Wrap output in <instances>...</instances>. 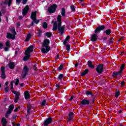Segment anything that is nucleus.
Wrapping results in <instances>:
<instances>
[{
    "instance_id": "nucleus-1",
    "label": "nucleus",
    "mask_w": 126,
    "mask_h": 126,
    "mask_svg": "<svg viewBox=\"0 0 126 126\" xmlns=\"http://www.w3.org/2000/svg\"><path fill=\"white\" fill-rule=\"evenodd\" d=\"M62 26V16L59 15L57 17V21L55 22L53 24V31H57L58 29V31L63 34L64 30V26Z\"/></svg>"
},
{
    "instance_id": "nucleus-2",
    "label": "nucleus",
    "mask_w": 126,
    "mask_h": 126,
    "mask_svg": "<svg viewBox=\"0 0 126 126\" xmlns=\"http://www.w3.org/2000/svg\"><path fill=\"white\" fill-rule=\"evenodd\" d=\"M50 44V40L48 39H46L43 44V48H41V51L44 54H47L48 52L50 51V47L48 45Z\"/></svg>"
},
{
    "instance_id": "nucleus-3",
    "label": "nucleus",
    "mask_w": 126,
    "mask_h": 126,
    "mask_svg": "<svg viewBox=\"0 0 126 126\" xmlns=\"http://www.w3.org/2000/svg\"><path fill=\"white\" fill-rule=\"evenodd\" d=\"M33 46L31 45L30 47L26 50L25 52V55L26 56L24 57V61H28L29 59H30V57L31 55H30L31 53H32L33 52Z\"/></svg>"
},
{
    "instance_id": "nucleus-4",
    "label": "nucleus",
    "mask_w": 126,
    "mask_h": 126,
    "mask_svg": "<svg viewBox=\"0 0 126 126\" xmlns=\"http://www.w3.org/2000/svg\"><path fill=\"white\" fill-rule=\"evenodd\" d=\"M31 18L33 21V22L32 23V25H34V23L36 24H38L39 22H40V20H37V12L35 11L34 12H32V15L31 16Z\"/></svg>"
},
{
    "instance_id": "nucleus-5",
    "label": "nucleus",
    "mask_w": 126,
    "mask_h": 126,
    "mask_svg": "<svg viewBox=\"0 0 126 126\" xmlns=\"http://www.w3.org/2000/svg\"><path fill=\"white\" fill-rule=\"evenodd\" d=\"M10 31L12 34H12L9 32H8L7 33L6 37L8 39H12V40H14V39H15V35H16V32H15V28H13L10 30Z\"/></svg>"
},
{
    "instance_id": "nucleus-6",
    "label": "nucleus",
    "mask_w": 126,
    "mask_h": 126,
    "mask_svg": "<svg viewBox=\"0 0 126 126\" xmlns=\"http://www.w3.org/2000/svg\"><path fill=\"white\" fill-rule=\"evenodd\" d=\"M12 93L15 95L14 99V101L15 103H17L19 100V96H20V93L19 92L17 91H12Z\"/></svg>"
},
{
    "instance_id": "nucleus-7",
    "label": "nucleus",
    "mask_w": 126,
    "mask_h": 126,
    "mask_svg": "<svg viewBox=\"0 0 126 126\" xmlns=\"http://www.w3.org/2000/svg\"><path fill=\"white\" fill-rule=\"evenodd\" d=\"M57 7H58L57 4H54L48 8V11L49 13H54L56 11Z\"/></svg>"
},
{
    "instance_id": "nucleus-8",
    "label": "nucleus",
    "mask_w": 126,
    "mask_h": 126,
    "mask_svg": "<svg viewBox=\"0 0 126 126\" xmlns=\"http://www.w3.org/2000/svg\"><path fill=\"white\" fill-rule=\"evenodd\" d=\"M11 2H12V0H5L3 3L1 4V5L3 7H6V5H7V4L8 6H10Z\"/></svg>"
},
{
    "instance_id": "nucleus-9",
    "label": "nucleus",
    "mask_w": 126,
    "mask_h": 126,
    "mask_svg": "<svg viewBox=\"0 0 126 126\" xmlns=\"http://www.w3.org/2000/svg\"><path fill=\"white\" fill-rule=\"evenodd\" d=\"M104 70V65L103 64L98 65V66L96 67V72L97 73H102Z\"/></svg>"
},
{
    "instance_id": "nucleus-10",
    "label": "nucleus",
    "mask_w": 126,
    "mask_h": 126,
    "mask_svg": "<svg viewBox=\"0 0 126 126\" xmlns=\"http://www.w3.org/2000/svg\"><path fill=\"white\" fill-rule=\"evenodd\" d=\"M28 70H29L28 67H27V66H25L24 67V69H23L22 75L23 78L26 76V75H27V73H28Z\"/></svg>"
},
{
    "instance_id": "nucleus-11",
    "label": "nucleus",
    "mask_w": 126,
    "mask_h": 126,
    "mask_svg": "<svg viewBox=\"0 0 126 126\" xmlns=\"http://www.w3.org/2000/svg\"><path fill=\"white\" fill-rule=\"evenodd\" d=\"M28 11H29V6L27 5L23 9L22 15L24 16H25V15H26V14H27V13H28Z\"/></svg>"
},
{
    "instance_id": "nucleus-12",
    "label": "nucleus",
    "mask_w": 126,
    "mask_h": 126,
    "mask_svg": "<svg viewBox=\"0 0 126 126\" xmlns=\"http://www.w3.org/2000/svg\"><path fill=\"white\" fill-rule=\"evenodd\" d=\"M105 29V26H101L100 27H97L96 30L94 31V33H100L101 30Z\"/></svg>"
},
{
    "instance_id": "nucleus-13",
    "label": "nucleus",
    "mask_w": 126,
    "mask_h": 126,
    "mask_svg": "<svg viewBox=\"0 0 126 126\" xmlns=\"http://www.w3.org/2000/svg\"><path fill=\"white\" fill-rule=\"evenodd\" d=\"M53 121V119H52V118L49 117L48 118H47L45 121H44V126H48V125H50V124H51L52 123Z\"/></svg>"
},
{
    "instance_id": "nucleus-14",
    "label": "nucleus",
    "mask_w": 126,
    "mask_h": 126,
    "mask_svg": "<svg viewBox=\"0 0 126 126\" xmlns=\"http://www.w3.org/2000/svg\"><path fill=\"white\" fill-rule=\"evenodd\" d=\"M1 71L2 73L1 75V76L2 78H3L4 79V78H5V73L4 71V67L3 66L1 67Z\"/></svg>"
},
{
    "instance_id": "nucleus-15",
    "label": "nucleus",
    "mask_w": 126,
    "mask_h": 126,
    "mask_svg": "<svg viewBox=\"0 0 126 126\" xmlns=\"http://www.w3.org/2000/svg\"><path fill=\"white\" fill-rule=\"evenodd\" d=\"M1 123L2 124V126H6L7 121H6V119L4 117H3L1 119Z\"/></svg>"
},
{
    "instance_id": "nucleus-16",
    "label": "nucleus",
    "mask_w": 126,
    "mask_h": 126,
    "mask_svg": "<svg viewBox=\"0 0 126 126\" xmlns=\"http://www.w3.org/2000/svg\"><path fill=\"white\" fill-rule=\"evenodd\" d=\"M90 103V101L86 99H84L81 102L82 105H88Z\"/></svg>"
},
{
    "instance_id": "nucleus-17",
    "label": "nucleus",
    "mask_w": 126,
    "mask_h": 126,
    "mask_svg": "<svg viewBox=\"0 0 126 126\" xmlns=\"http://www.w3.org/2000/svg\"><path fill=\"white\" fill-rule=\"evenodd\" d=\"M121 74H122V71H119L118 72H113V74L112 75V76L113 77H115V78H117V77L118 76V75H121Z\"/></svg>"
},
{
    "instance_id": "nucleus-18",
    "label": "nucleus",
    "mask_w": 126,
    "mask_h": 126,
    "mask_svg": "<svg viewBox=\"0 0 126 126\" xmlns=\"http://www.w3.org/2000/svg\"><path fill=\"white\" fill-rule=\"evenodd\" d=\"M72 119H73V113L70 112L69 113L67 122H70V121H72Z\"/></svg>"
},
{
    "instance_id": "nucleus-19",
    "label": "nucleus",
    "mask_w": 126,
    "mask_h": 126,
    "mask_svg": "<svg viewBox=\"0 0 126 126\" xmlns=\"http://www.w3.org/2000/svg\"><path fill=\"white\" fill-rule=\"evenodd\" d=\"M25 99H29L30 98V94H29V92L28 91H26L25 92Z\"/></svg>"
},
{
    "instance_id": "nucleus-20",
    "label": "nucleus",
    "mask_w": 126,
    "mask_h": 126,
    "mask_svg": "<svg viewBox=\"0 0 126 126\" xmlns=\"http://www.w3.org/2000/svg\"><path fill=\"white\" fill-rule=\"evenodd\" d=\"M97 40V34H94L92 36V42H95Z\"/></svg>"
},
{
    "instance_id": "nucleus-21",
    "label": "nucleus",
    "mask_w": 126,
    "mask_h": 126,
    "mask_svg": "<svg viewBox=\"0 0 126 126\" xmlns=\"http://www.w3.org/2000/svg\"><path fill=\"white\" fill-rule=\"evenodd\" d=\"M14 66H15V64L14 63L11 62L9 63V68H10L11 69H13V68H14Z\"/></svg>"
},
{
    "instance_id": "nucleus-22",
    "label": "nucleus",
    "mask_w": 126,
    "mask_h": 126,
    "mask_svg": "<svg viewBox=\"0 0 126 126\" xmlns=\"http://www.w3.org/2000/svg\"><path fill=\"white\" fill-rule=\"evenodd\" d=\"M88 65L89 66V67L91 68H94V65L92 64V62L89 61L88 62Z\"/></svg>"
},
{
    "instance_id": "nucleus-23",
    "label": "nucleus",
    "mask_w": 126,
    "mask_h": 126,
    "mask_svg": "<svg viewBox=\"0 0 126 126\" xmlns=\"http://www.w3.org/2000/svg\"><path fill=\"white\" fill-rule=\"evenodd\" d=\"M111 32H112L111 31V30L108 29V30H105V31L103 32V33H105V34H106V35H110V34H111Z\"/></svg>"
},
{
    "instance_id": "nucleus-24",
    "label": "nucleus",
    "mask_w": 126,
    "mask_h": 126,
    "mask_svg": "<svg viewBox=\"0 0 126 126\" xmlns=\"http://www.w3.org/2000/svg\"><path fill=\"white\" fill-rule=\"evenodd\" d=\"M63 74H61L58 76V80L59 81H61V80H63Z\"/></svg>"
},
{
    "instance_id": "nucleus-25",
    "label": "nucleus",
    "mask_w": 126,
    "mask_h": 126,
    "mask_svg": "<svg viewBox=\"0 0 126 126\" xmlns=\"http://www.w3.org/2000/svg\"><path fill=\"white\" fill-rule=\"evenodd\" d=\"M70 38V37H69V36H67L66 37V38L65 39V40L63 41V44L64 45H66L67 43V42L68 41V40H69Z\"/></svg>"
},
{
    "instance_id": "nucleus-26",
    "label": "nucleus",
    "mask_w": 126,
    "mask_h": 126,
    "mask_svg": "<svg viewBox=\"0 0 126 126\" xmlns=\"http://www.w3.org/2000/svg\"><path fill=\"white\" fill-rule=\"evenodd\" d=\"M61 14L62 16H63V17L65 16V9H64V8H62Z\"/></svg>"
},
{
    "instance_id": "nucleus-27",
    "label": "nucleus",
    "mask_w": 126,
    "mask_h": 126,
    "mask_svg": "<svg viewBox=\"0 0 126 126\" xmlns=\"http://www.w3.org/2000/svg\"><path fill=\"white\" fill-rule=\"evenodd\" d=\"M29 39H31V34L27 35V37L25 40V41L28 42V41H29Z\"/></svg>"
},
{
    "instance_id": "nucleus-28",
    "label": "nucleus",
    "mask_w": 126,
    "mask_h": 126,
    "mask_svg": "<svg viewBox=\"0 0 126 126\" xmlns=\"http://www.w3.org/2000/svg\"><path fill=\"white\" fill-rule=\"evenodd\" d=\"M45 35L46 37H48V38H50V37H52V33L51 32H47L45 33Z\"/></svg>"
},
{
    "instance_id": "nucleus-29",
    "label": "nucleus",
    "mask_w": 126,
    "mask_h": 126,
    "mask_svg": "<svg viewBox=\"0 0 126 126\" xmlns=\"http://www.w3.org/2000/svg\"><path fill=\"white\" fill-rule=\"evenodd\" d=\"M88 73V69H86L84 72H83L81 74L82 76H84L87 73Z\"/></svg>"
},
{
    "instance_id": "nucleus-30",
    "label": "nucleus",
    "mask_w": 126,
    "mask_h": 126,
    "mask_svg": "<svg viewBox=\"0 0 126 126\" xmlns=\"http://www.w3.org/2000/svg\"><path fill=\"white\" fill-rule=\"evenodd\" d=\"M47 103V101H46V100L44 99L41 103V106H42V107H43L44 106H45V105H46V103Z\"/></svg>"
},
{
    "instance_id": "nucleus-31",
    "label": "nucleus",
    "mask_w": 126,
    "mask_h": 126,
    "mask_svg": "<svg viewBox=\"0 0 126 126\" xmlns=\"http://www.w3.org/2000/svg\"><path fill=\"white\" fill-rule=\"evenodd\" d=\"M42 26L43 27V28H44V29H46V28H47V26H48V24H47V23L44 22L42 24Z\"/></svg>"
},
{
    "instance_id": "nucleus-32",
    "label": "nucleus",
    "mask_w": 126,
    "mask_h": 126,
    "mask_svg": "<svg viewBox=\"0 0 126 126\" xmlns=\"http://www.w3.org/2000/svg\"><path fill=\"white\" fill-rule=\"evenodd\" d=\"M31 104H29L28 105V106H27V112L28 113H29V112H30V109H31Z\"/></svg>"
},
{
    "instance_id": "nucleus-33",
    "label": "nucleus",
    "mask_w": 126,
    "mask_h": 126,
    "mask_svg": "<svg viewBox=\"0 0 126 126\" xmlns=\"http://www.w3.org/2000/svg\"><path fill=\"white\" fill-rule=\"evenodd\" d=\"M13 108H14V105H11L9 106V110H10V111H12L13 110Z\"/></svg>"
},
{
    "instance_id": "nucleus-34",
    "label": "nucleus",
    "mask_w": 126,
    "mask_h": 126,
    "mask_svg": "<svg viewBox=\"0 0 126 126\" xmlns=\"http://www.w3.org/2000/svg\"><path fill=\"white\" fill-rule=\"evenodd\" d=\"M10 46V41L8 40L6 42V47H9Z\"/></svg>"
},
{
    "instance_id": "nucleus-35",
    "label": "nucleus",
    "mask_w": 126,
    "mask_h": 126,
    "mask_svg": "<svg viewBox=\"0 0 126 126\" xmlns=\"http://www.w3.org/2000/svg\"><path fill=\"white\" fill-rule=\"evenodd\" d=\"M125 68V64H123L120 67V70L121 71V72H122L123 70Z\"/></svg>"
},
{
    "instance_id": "nucleus-36",
    "label": "nucleus",
    "mask_w": 126,
    "mask_h": 126,
    "mask_svg": "<svg viewBox=\"0 0 126 126\" xmlns=\"http://www.w3.org/2000/svg\"><path fill=\"white\" fill-rule=\"evenodd\" d=\"M18 83H19V79H16V81L15 82V85H18Z\"/></svg>"
},
{
    "instance_id": "nucleus-37",
    "label": "nucleus",
    "mask_w": 126,
    "mask_h": 126,
    "mask_svg": "<svg viewBox=\"0 0 126 126\" xmlns=\"http://www.w3.org/2000/svg\"><path fill=\"white\" fill-rule=\"evenodd\" d=\"M70 8H71L72 11H75V8H74V6L71 5L70 6Z\"/></svg>"
},
{
    "instance_id": "nucleus-38",
    "label": "nucleus",
    "mask_w": 126,
    "mask_h": 126,
    "mask_svg": "<svg viewBox=\"0 0 126 126\" xmlns=\"http://www.w3.org/2000/svg\"><path fill=\"white\" fill-rule=\"evenodd\" d=\"M119 96H120V92H117L115 94V97L116 98H118V97H119Z\"/></svg>"
},
{
    "instance_id": "nucleus-39",
    "label": "nucleus",
    "mask_w": 126,
    "mask_h": 126,
    "mask_svg": "<svg viewBox=\"0 0 126 126\" xmlns=\"http://www.w3.org/2000/svg\"><path fill=\"white\" fill-rule=\"evenodd\" d=\"M8 90H9V88L8 86H7V87H6V88H5V92H8Z\"/></svg>"
},
{
    "instance_id": "nucleus-40",
    "label": "nucleus",
    "mask_w": 126,
    "mask_h": 126,
    "mask_svg": "<svg viewBox=\"0 0 126 126\" xmlns=\"http://www.w3.org/2000/svg\"><path fill=\"white\" fill-rule=\"evenodd\" d=\"M70 49V46L67 45L66 46V49L67 50V51H69Z\"/></svg>"
},
{
    "instance_id": "nucleus-41",
    "label": "nucleus",
    "mask_w": 126,
    "mask_h": 126,
    "mask_svg": "<svg viewBox=\"0 0 126 126\" xmlns=\"http://www.w3.org/2000/svg\"><path fill=\"white\" fill-rule=\"evenodd\" d=\"M125 81L123 80V81L121 82V86H122V87H123L124 86H125Z\"/></svg>"
},
{
    "instance_id": "nucleus-42",
    "label": "nucleus",
    "mask_w": 126,
    "mask_h": 126,
    "mask_svg": "<svg viewBox=\"0 0 126 126\" xmlns=\"http://www.w3.org/2000/svg\"><path fill=\"white\" fill-rule=\"evenodd\" d=\"M28 0H23V1H22L23 4H26Z\"/></svg>"
},
{
    "instance_id": "nucleus-43",
    "label": "nucleus",
    "mask_w": 126,
    "mask_h": 126,
    "mask_svg": "<svg viewBox=\"0 0 126 126\" xmlns=\"http://www.w3.org/2000/svg\"><path fill=\"white\" fill-rule=\"evenodd\" d=\"M16 1L17 4H20V3L21 2V0H16Z\"/></svg>"
},
{
    "instance_id": "nucleus-44",
    "label": "nucleus",
    "mask_w": 126,
    "mask_h": 126,
    "mask_svg": "<svg viewBox=\"0 0 126 126\" xmlns=\"http://www.w3.org/2000/svg\"><path fill=\"white\" fill-rule=\"evenodd\" d=\"M12 124L13 126H20V125L16 124L14 122H12Z\"/></svg>"
},
{
    "instance_id": "nucleus-45",
    "label": "nucleus",
    "mask_w": 126,
    "mask_h": 126,
    "mask_svg": "<svg viewBox=\"0 0 126 126\" xmlns=\"http://www.w3.org/2000/svg\"><path fill=\"white\" fill-rule=\"evenodd\" d=\"M11 84V89H13V81L10 82Z\"/></svg>"
},
{
    "instance_id": "nucleus-46",
    "label": "nucleus",
    "mask_w": 126,
    "mask_h": 126,
    "mask_svg": "<svg viewBox=\"0 0 126 126\" xmlns=\"http://www.w3.org/2000/svg\"><path fill=\"white\" fill-rule=\"evenodd\" d=\"M19 109H20V106H19V107H17L16 109H15L14 112H17V111H18V110H19Z\"/></svg>"
},
{
    "instance_id": "nucleus-47",
    "label": "nucleus",
    "mask_w": 126,
    "mask_h": 126,
    "mask_svg": "<svg viewBox=\"0 0 126 126\" xmlns=\"http://www.w3.org/2000/svg\"><path fill=\"white\" fill-rule=\"evenodd\" d=\"M109 42L111 43H113V42H114V38H110V40H109Z\"/></svg>"
},
{
    "instance_id": "nucleus-48",
    "label": "nucleus",
    "mask_w": 126,
    "mask_h": 126,
    "mask_svg": "<svg viewBox=\"0 0 126 126\" xmlns=\"http://www.w3.org/2000/svg\"><path fill=\"white\" fill-rule=\"evenodd\" d=\"M86 95H91V92L89 91L86 92Z\"/></svg>"
},
{
    "instance_id": "nucleus-49",
    "label": "nucleus",
    "mask_w": 126,
    "mask_h": 126,
    "mask_svg": "<svg viewBox=\"0 0 126 126\" xmlns=\"http://www.w3.org/2000/svg\"><path fill=\"white\" fill-rule=\"evenodd\" d=\"M59 70H62L63 69V65H61L59 67Z\"/></svg>"
},
{
    "instance_id": "nucleus-50",
    "label": "nucleus",
    "mask_w": 126,
    "mask_h": 126,
    "mask_svg": "<svg viewBox=\"0 0 126 126\" xmlns=\"http://www.w3.org/2000/svg\"><path fill=\"white\" fill-rule=\"evenodd\" d=\"M2 48H3V45L2 44V43H0V48L2 49Z\"/></svg>"
},
{
    "instance_id": "nucleus-51",
    "label": "nucleus",
    "mask_w": 126,
    "mask_h": 126,
    "mask_svg": "<svg viewBox=\"0 0 126 126\" xmlns=\"http://www.w3.org/2000/svg\"><path fill=\"white\" fill-rule=\"evenodd\" d=\"M11 111H12L11 110H10L9 109H8V110L6 113L10 115V114H11Z\"/></svg>"
},
{
    "instance_id": "nucleus-52",
    "label": "nucleus",
    "mask_w": 126,
    "mask_h": 126,
    "mask_svg": "<svg viewBox=\"0 0 126 126\" xmlns=\"http://www.w3.org/2000/svg\"><path fill=\"white\" fill-rule=\"evenodd\" d=\"M59 58H60V55H59V54H57L56 55V60H59Z\"/></svg>"
},
{
    "instance_id": "nucleus-53",
    "label": "nucleus",
    "mask_w": 126,
    "mask_h": 126,
    "mask_svg": "<svg viewBox=\"0 0 126 126\" xmlns=\"http://www.w3.org/2000/svg\"><path fill=\"white\" fill-rule=\"evenodd\" d=\"M56 87H57V88H58V89H60V85L57 84V85H56Z\"/></svg>"
},
{
    "instance_id": "nucleus-54",
    "label": "nucleus",
    "mask_w": 126,
    "mask_h": 126,
    "mask_svg": "<svg viewBox=\"0 0 126 126\" xmlns=\"http://www.w3.org/2000/svg\"><path fill=\"white\" fill-rule=\"evenodd\" d=\"M5 51H8V47L6 46V47L5 48Z\"/></svg>"
},
{
    "instance_id": "nucleus-55",
    "label": "nucleus",
    "mask_w": 126,
    "mask_h": 126,
    "mask_svg": "<svg viewBox=\"0 0 126 126\" xmlns=\"http://www.w3.org/2000/svg\"><path fill=\"white\" fill-rule=\"evenodd\" d=\"M6 87L8 86V82H6L5 83Z\"/></svg>"
},
{
    "instance_id": "nucleus-56",
    "label": "nucleus",
    "mask_w": 126,
    "mask_h": 126,
    "mask_svg": "<svg viewBox=\"0 0 126 126\" xmlns=\"http://www.w3.org/2000/svg\"><path fill=\"white\" fill-rule=\"evenodd\" d=\"M9 115V114H8V113H6V115H5L6 118H8Z\"/></svg>"
},
{
    "instance_id": "nucleus-57",
    "label": "nucleus",
    "mask_w": 126,
    "mask_h": 126,
    "mask_svg": "<svg viewBox=\"0 0 126 126\" xmlns=\"http://www.w3.org/2000/svg\"><path fill=\"white\" fill-rule=\"evenodd\" d=\"M77 66H78V63H76L75 64V67H77Z\"/></svg>"
},
{
    "instance_id": "nucleus-58",
    "label": "nucleus",
    "mask_w": 126,
    "mask_h": 126,
    "mask_svg": "<svg viewBox=\"0 0 126 126\" xmlns=\"http://www.w3.org/2000/svg\"><path fill=\"white\" fill-rule=\"evenodd\" d=\"M72 99H73V96H71V98H70V101H72Z\"/></svg>"
},
{
    "instance_id": "nucleus-59",
    "label": "nucleus",
    "mask_w": 126,
    "mask_h": 126,
    "mask_svg": "<svg viewBox=\"0 0 126 126\" xmlns=\"http://www.w3.org/2000/svg\"><path fill=\"white\" fill-rule=\"evenodd\" d=\"M121 55L124 56V51L121 52Z\"/></svg>"
},
{
    "instance_id": "nucleus-60",
    "label": "nucleus",
    "mask_w": 126,
    "mask_h": 126,
    "mask_svg": "<svg viewBox=\"0 0 126 126\" xmlns=\"http://www.w3.org/2000/svg\"><path fill=\"white\" fill-rule=\"evenodd\" d=\"M19 19H22L23 18H22V16H19Z\"/></svg>"
},
{
    "instance_id": "nucleus-61",
    "label": "nucleus",
    "mask_w": 126,
    "mask_h": 126,
    "mask_svg": "<svg viewBox=\"0 0 126 126\" xmlns=\"http://www.w3.org/2000/svg\"><path fill=\"white\" fill-rule=\"evenodd\" d=\"M118 113H119V114H121V113H122V110L119 111H118Z\"/></svg>"
},
{
    "instance_id": "nucleus-62",
    "label": "nucleus",
    "mask_w": 126,
    "mask_h": 126,
    "mask_svg": "<svg viewBox=\"0 0 126 126\" xmlns=\"http://www.w3.org/2000/svg\"><path fill=\"white\" fill-rule=\"evenodd\" d=\"M0 16H1V12L0 11Z\"/></svg>"
},
{
    "instance_id": "nucleus-63",
    "label": "nucleus",
    "mask_w": 126,
    "mask_h": 126,
    "mask_svg": "<svg viewBox=\"0 0 126 126\" xmlns=\"http://www.w3.org/2000/svg\"><path fill=\"white\" fill-rule=\"evenodd\" d=\"M104 40H107V37H105V38H104Z\"/></svg>"
},
{
    "instance_id": "nucleus-64",
    "label": "nucleus",
    "mask_w": 126,
    "mask_h": 126,
    "mask_svg": "<svg viewBox=\"0 0 126 126\" xmlns=\"http://www.w3.org/2000/svg\"><path fill=\"white\" fill-rule=\"evenodd\" d=\"M17 25H18V26H20V24H19V23H18Z\"/></svg>"
}]
</instances>
